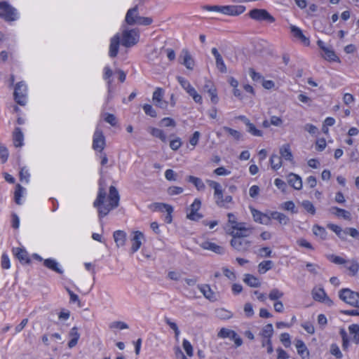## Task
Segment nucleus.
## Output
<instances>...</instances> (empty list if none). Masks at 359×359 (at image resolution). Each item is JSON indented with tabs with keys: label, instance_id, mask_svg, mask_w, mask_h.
<instances>
[{
	"label": "nucleus",
	"instance_id": "1",
	"mask_svg": "<svg viewBox=\"0 0 359 359\" xmlns=\"http://www.w3.org/2000/svg\"><path fill=\"white\" fill-rule=\"evenodd\" d=\"M100 187L97 198L93 203V205L98 208L99 215L100 217L106 216L111 210L116 208L119 203V194L117 189L111 186L109 194L106 196L105 189L102 187V180L100 181Z\"/></svg>",
	"mask_w": 359,
	"mask_h": 359
},
{
	"label": "nucleus",
	"instance_id": "2",
	"mask_svg": "<svg viewBox=\"0 0 359 359\" xmlns=\"http://www.w3.org/2000/svg\"><path fill=\"white\" fill-rule=\"evenodd\" d=\"M126 22L129 25H150L153 19L150 17H142L139 15L137 6L128 10L126 18Z\"/></svg>",
	"mask_w": 359,
	"mask_h": 359
},
{
	"label": "nucleus",
	"instance_id": "3",
	"mask_svg": "<svg viewBox=\"0 0 359 359\" xmlns=\"http://www.w3.org/2000/svg\"><path fill=\"white\" fill-rule=\"evenodd\" d=\"M207 183L214 189V198L218 206L226 208L228 203H231L232 197L231 196H224V190L219 183L213 180H207Z\"/></svg>",
	"mask_w": 359,
	"mask_h": 359
},
{
	"label": "nucleus",
	"instance_id": "4",
	"mask_svg": "<svg viewBox=\"0 0 359 359\" xmlns=\"http://www.w3.org/2000/svg\"><path fill=\"white\" fill-rule=\"evenodd\" d=\"M0 18L7 22L15 21L19 18V13L17 9L13 7L7 1H1Z\"/></svg>",
	"mask_w": 359,
	"mask_h": 359
},
{
	"label": "nucleus",
	"instance_id": "5",
	"mask_svg": "<svg viewBox=\"0 0 359 359\" xmlns=\"http://www.w3.org/2000/svg\"><path fill=\"white\" fill-rule=\"evenodd\" d=\"M227 216L229 224L231 227V234L236 232L237 234L249 236L251 233V229L246 226L244 223L238 222L236 216L233 213H229Z\"/></svg>",
	"mask_w": 359,
	"mask_h": 359
},
{
	"label": "nucleus",
	"instance_id": "6",
	"mask_svg": "<svg viewBox=\"0 0 359 359\" xmlns=\"http://www.w3.org/2000/svg\"><path fill=\"white\" fill-rule=\"evenodd\" d=\"M177 80L181 85L182 88L190 97H192L196 103L200 104L203 103L202 96L196 91L195 88L191 86L189 81L182 76H177Z\"/></svg>",
	"mask_w": 359,
	"mask_h": 359
},
{
	"label": "nucleus",
	"instance_id": "7",
	"mask_svg": "<svg viewBox=\"0 0 359 359\" xmlns=\"http://www.w3.org/2000/svg\"><path fill=\"white\" fill-rule=\"evenodd\" d=\"M339 297L345 303L355 307H359V293L350 289H342L339 292Z\"/></svg>",
	"mask_w": 359,
	"mask_h": 359
},
{
	"label": "nucleus",
	"instance_id": "8",
	"mask_svg": "<svg viewBox=\"0 0 359 359\" xmlns=\"http://www.w3.org/2000/svg\"><path fill=\"white\" fill-rule=\"evenodd\" d=\"M249 17L258 22H267L273 23L275 22V18L265 9L254 8L248 13Z\"/></svg>",
	"mask_w": 359,
	"mask_h": 359
},
{
	"label": "nucleus",
	"instance_id": "9",
	"mask_svg": "<svg viewBox=\"0 0 359 359\" xmlns=\"http://www.w3.org/2000/svg\"><path fill=\"white\" fill-rule=\"evenodd\" d=\"M14 99L18 104L24 106L27 101V86L20 81L16 83L14 90Z\"/></svg>",
	"mask_w": 359,
	"mask_h": 359
},
{
	"label": "nucleus",
	"instance_id": "10",
	"mask_svg": "<svg viewBox=\"0 0 359 359\" xmlns=\"http://www.w3.org/2000/svg\"><path fill=\"white\" fill-rule=\"evenodd\" d=\"M140 39V34L137 29H126L122 33V45L125 47H131L135 45Z\"/></svg>",
	"mask_w": 359,
	"mask_h": 359
},
{
	"label": "nucleus",
	"instance_id": "11",
	"mask_svg": "<svg viewBox=\"0 0 359 359\" xmlns=\"http://www.w3.org/2000/svg\"><path fill=\"white\" fill-rule=\"evenodd\" d=\"M233 236L231 241V245L237 251H246L250 245V242L245 238L248 236L240 235V233H232Z\"/></svg>",
	"mask_w": 359,
	"mask_h": 359
},
{
	"label": "nucleus",
	"instance_id": "12",
	"mask_svg": "<svg viewBox=\"0 0 359 359\" xmlns=\"http://www.w3.org/2000/svg\"><path fill=\"white\" fill-rule=\"evenodd\" d=\"M317 43L321 50V56L325 60L329 62H341L339 57L335 54L334 51L332 48L331 46L325 43L320 40L318 41Z\"/></svg>",
	"mask_w": 359,
	"mask_h": 359
},
{
	"label": "nucleus",
	"instance_id": "13",
	"mask_svg": "<svg viewBox=\"0 0 359 359\" xmlns=\"http://www.w3.org/2000/svg\"><path fill=\"white\" fill-rule=\"evenodd\" d=\"M105 147V137L101 129L97 126L93 137V149L102 151Z\"/></svg>",
	"mask_w": 359,
	"mask_h": 359
},
{
	"label": "nucleus",
	"instance_id": "14",
	"mask_svg": "<svg viewBox=\"0 0 359 359\" xmlns=\"http://www.w3.org/2000/svg\"><path fill=\"white\" fill-rule=\"evenodd\" d=\"M201 207V201L199 198H195L192 204L189 208V212L187 215V217L192 221H198L202 218V215L198 211Z\"/></svg>",
	"mask_w": 359,
	"mask_h": 359
},
{
	"label": "nucleus",
	"instance_id": "15",
	"mask_svg": "<svg viewBox=\"0 0 359 359\" xmlns=\"http://www.w3.org/2000/svg\"><path fill=\"white\" fill-rule=\"evenodd\" d=\"M179 62L183 65L187 69L193 70L195 66L194 60L189 51L184 48L180 52L178 57Z\"/></svg>",
	"mask_w": 359,
	"mask_h": 359
},
{
	"label": "nucleus",
	"instance_id": "16",
	"mask_svg": "<svg viewBox=\"0 0 359 359\" xmlns=\"http://www.w3.org/2000/svg\"><path fill=\"white\" fill-rule=\"evenodd\" d=\"M246 7L243 5H227L222 6V13L224 15L229 16H238L243 13Z\"/></svg>",
	"mask_w": 359,
	"mask_h": 359
},
{
	"label": "nucleus",
	"instance_id": "17",
	"mask_svg": "<svg viewBox=\"0 0 359 359\" xmlns=\"http://www.w3.org/2000/svg\"><path fill=\"white\" fill-rule=\"evenodd\" d=\"M290 32L295 39L298 40L302 45L308 46L310 44L309 37L306 36L302 30L293 25H290Z\"/></svg>",
	"mask_w": 359,
	"mask_h": 359
},
{
	"label": "nucleus",
	"instance_id": "18",
	"mask_svg": "<svg viewBox=\"0 0 359 359\" xmlns=\"http://www.w3.org/2000/svg\"><path fill=\"white\" fill-rule=\"evenodd\" d=\"M133 236L131 238V251L133 253H134L140 248L142 241L144 240V236L143 233L140 231H135L133 232Z\"/></svg>",
	"mask_w": 359,
	"mask_h": 359
},
{
	"label": "nucleus",
	"instance_id": "19",
	"mask_svg": "<svg viewBox=\"0 0 359 359\" xmlns=\"http://www.w3.org/2000/svg\"><path fill=\"white\" fill-rule=\"evenodd\" d=\"M163 90L161 88H157L153 93L152 96L154 104L161 109H165L168 106L167 102L163 100Z\"/></svg>",
	"mask_w": 359,
	"mask_h": 359
},
{
	"label": "nucleus",
	"instance_id": "20",
	"mask_svg": "<svg viewBox=\"0 0 359 359\" xmlns=\"http://www.w3.org/2000/svg\"><path fill=\"white\" fill-rule=\"evenodd\" d=\"M120 35L118 33L116 34L110 39V44L109 48V55L111 57H114L117 55L120 45Z\"/></svg>",
	"mask_w": 359,
	"mask_h": 359
},
{
	"label": "nucleus",
	"instance_id": "21",
	"mask_svg": "<svg viewBox=\"0 0 359 359\" xmlns=\"http://www.w3.org/2000/svg\"><path fill=\"white\" fill-rule=\"evenodd\" d=\"M251 213L252 215L253 219L256 222H258L262 224L268 225L271 222L270 215H266L262 213V212L257 210L255 209H251Z\"/></svg>",
	"mask_w": 359,
	"mask_h": 359
},
{
	"label": "nucleus",
	"instance_id": "22",
	"mask_svg": "<svg viewBox=\"0 0 359 359\" xmlns=\"http://www.w3.org/2000/svg\"><path fill=\"white\" fill-rule=\"evenodd\" d=\"M198 288L203 296L208 300L215 302L217 299L216 293L211 289L209 285H198Z\"/></svg>",
	"mask_w": 359,
	"mask_h": 359
},
{
	"label": "nucleus",
	"instance_id": "23",
	"mask_svg": "<svg viewBox=\"0 0 359 359\" xmlns=\"http://www.w3.org/2000/svg\"><path fill=\"white\" fill-rule=\"evenodd\" d=\"M43 265L48 269L59 273L62 274L64 273V270L60 264V263L55 259L48 258L43 260Z\"/></svg>",
	"mask_w": 359,
	"mask_h": 359
},
{
	"label": "nucleus",
	"instance_id": "24",
	"mask_svg": "<svg viewBox=\"0 0 359 359\" xmlns=\"http://www.w3.org/2000/svg\"><path fill=\"white\" fill-rule=\"evenodd\" d=\"M200 246L203 250H210L217 254H222L224 252L223 247L218 245L210 241H203L201 243H200Z\"/></svg>",
	"mask_w": 359,
	"mask_h": 359
},
{
	"label": "nucleus",
	"instance_id": "25",
	"mask_svg": "<svg viewBox=\"0 0 359 359\" xmlns=\"http://www.w3.org/2000/svg\"><path fill=\"white\" fill-rule=\"evenodd\" d=\"M287 182L294 189L299 190L302 188V181L301 177L294 173H290L287 176Z\"/></svg>",
	"mask_w": 359,
	"mask_h": 359
},
{
	"label": "nucleus",
	"instance_id": "26",
	"mask_svg": "<svg viewBox=\"0 0 359 359\" xmlns=\"http://www.w3.org/2000/svg\"><path fill=\"white\" fill-rule=\"evenodd\" d=\"M316 301L323 302L328 306H331L333 304L332 300L327 295L325 290L322 288H320L317 292H316Z\"/></svg>",
	"mask_w": 359,
	"mask_h": 359
},
{
	"label": "nucleus",
	"instance_id": "27",
	"mask_svg": "<svg viewBox=\"0 0 359 359\" xmlns=\"http://www.w3.org/2000/svg\"><path fill=\"white\" fill-rule=\"evenodd\" d=\"M13 141L15 147H21L24 144V135L20 128H15L13 133Z\"/></svg>",
	"mask_w": 359,
	"mask_h": 359
},
{
	"label": "nucleus",
	"instance_id": "28",
	"mask_svg": "<svg viewBox=\"0 0 359 359\" xmlns=\"http://www.w3.org/2000/svg\"><path fill=\"white\" fill-rule=\"evenodd\" d=\"M69 337L71 338V339L68 343V346L69 348H72L77 344L80 338V334L76 327H73L70 330L69 332Z\"/></svg>",
	"mask_w": 359,
	"mask_h": 359
},
{
	"label": "nucleus",
	"instance_id": "29",
	"mask_svg": "<svg viewBox=\"0 0 359 359\" xmlns=\"http://www.w3.org/2000/svg\"><path fill=\"white\" fill-rule=\"evenodd\" d=\"M330 212L338 217H342L346 220L350 221L351 219V213L344 209L339 208L337 207H332L330 210Z\"/></svg>",
	"mask_w": 359,
	"mask_h": 359
},
{
	"label": "nucleus",
	"instance_id": "30",
	"mask_svg": "<svg viewBox=\"0 0 359 359\" xmlns=\"http://www.w3.org/2000/svg\"><path fill=\"white\" fill-rule=\"evenodd\" d=\"M113 237L118 248L123 247L126 241V233L123 231L118 230L114 232Z\"/></svg>",
	"mask_w": 359,
	"mask_h": 359
},
{
	"label": "nucleus",
	"instance_id": "31",
	"mask_svg": "<svg viewBox=\"0 0 359 359\" xmlns=\"http://www.w3.org/2000/svg\"><path fill=\"white\" fill-rule=\"evenodd\" d=\"M280 154L281 158L286 161H292L293 156L290 149V147L288 144H283L280 148Z\"/></svg>",
	"mask_w": 359,
	"mask_h": 359
},
{
	"label": "nucleus",
	"instance_id": "32",
	"mask_svg": "<svg viewBox=\"0 0 359 359\" xmlns=\"http://www.w3.org/2000/svg\"><path fill=\"white\" fill-rule=\"evenodd\" d=\"M295 346L299 355H301L303 358L308 357L309 351L306 345L302 340L297 339L295 341Z\"/></svg>",
	"mask_w": 359,
	"mask_h": 359
},
{
	"label": "nucleus",
	"instance_id": "33",
	"mask_svg": "<svg viewBox=\"0 0 359 359\" xmlns=\"http://www.w3.org/2000/svg\"><path fill=\"white\" fill-rule=\"evenodd\" d=\"M271 219H273L282 224V225H286L289 222V218L284 214L278 212H271L270 213Z\"/></svg>",
	"mask_w": 359,
	"mask_h": 359
},
{
	"label": "nucleus",
	"instance_id": "34",
	"mask_svg": "<svg viewBox=\"0 0 359 359\" xmlns=\"http://www.w3.org/2000/svg\"><path fill=\"white\" fill-rule=\"evenodd\" d=\"M243 281L247 285H248L249 286L252 287H257L261 285V283H260L259 280L257 277H255L252 275H250V274L245 275Z\"/></svg>",
	"mask_w": 359,
	"mask_h": 359
},
{
	"label": "nucleus",
	"instance_id": "35",
	"mask_svg": "<svg viewBox=\"0 0 359 359\" xmlns=\"http://www.w3.org/2000/svg\"><path fill=\"white\" fill-rule=\"evenodd\" d=\"M149 130L153 137L160 139L163 142L167 141V136L163 130L152 127Z\"/></svg>",
	"mask_w": 359,
	"mask_h": 359
},
{
	"label": "nucleus",
	"instance_id": "36",
	"mask_svg": "<svg viewBox=\"0 0 359 359\" xmlns=\"http://www.w3.org/2000/svg\"><path fill=\"white\" fill-rule=\"evenodd\" d=\"M150 208L154 211L160 212H170L172 210V206L170 205L163 203H154L150 205Z\"/></svg>",
	"mask_w": 359,
	"mask_h": 359
},
{
	"label": "nucleus",
	"instance_id": "37",
	"mask_svg": "<svg viewBox=\"0 0 359 359\" xmlns=\"http://www.w3.org/2000/svg\"><path fill=\"white\" fill-rule=\"evenodd\" d=\"M187 180L188 182L192 183L198 191H203L205 188V184L202 180L198 177L190 175L188 176Z\"/></svg>",
	"mask_w": 359,
	"mask_h": 359
},
{
	"label": "nucleus",
	"instance_id": "38",
	"mask_svg": "<svg viewBox=\"0 0 359 359\" xmlns=\"http://www.w3.org/2000/svg\"><path fill=\"white\" fill-rule=\"evenodd\" d=\"M273 263L271 260H265L260 262L258 265V271L264 274L273 267Z\"/></svg>",
	"mask_w": 359,
	"mask_h": 359
},
{
	"label": "nucleus",
	"instance_id": "39",
	"mask_svg": "<svg viewBox=\"0 0 359 359\" xmlns=\"http://www.w3.org/2000/svg\"><path fill=\"white\" fill-rule=\"evenodd\" d=\"M346 268L349 271L351 275H355L359 270V264L355 260L347 261Z\"/></svg>",
	"mask_w": 359,
	"mask_h": 359
},
{
	"label": "nucleus",
	"instance_id": "40",
	"mask_svg": "<svg viewBox=\"0 0 359 359\" xmlns=\"http://www.w3.org/2000/svg\"><path fill=\"white\" fill-rule=\"evenodd\" d=\"M332 231H333L341 239H346V229H342L339 226L330 224L327 226Z\"/></svg>",
	"mask_w": 359,
	"mask_h": 359
},
{
	"label": "nucleus",
	"instance_id": "41",
	"mask_svg": "<svg viewBox=\"0 0 359 359\" xmlns=\"http://www.w3.org/2000/svg\"><path fill=\"white\" fill-rule=\"evenodd\" d=\"M246 126L247 131L252 135L255 137H262L263 135V132L261 130L257 129L252 123L248 122Z\"/></svg>",
	"mask_w": 359,
	"mask_h": 359
},
{
	"label": "nucleus",
	"instance_id": "42",
	"mask_svg": "<svg viewBox=\"0 0 359 359\" xmlns=\"http://www.w3.org/2000/svg\"><path fill=\"white\" fill-rule=\"evenodd\" d=\"M284 295V293L277 288H273L269 293V298L272 301H278Z\"/></svg>",
	"mask_w": 359,
	"mask_h": 359
},
{
	"label": "nucleus",
	"instance_id": "43",
	"mask_svg": "<svg viewBox=\"0 0 359 359\" xmlns=\"http://www.w3.org/2000/svg\"><path fill=\"white\" fill-rule=\"evenodd\" d=\"M25 191V189L23 188L21 185L18 184L16 186V189H15V194H14V198H15V201L18 205L22 204L21 198Z\"/></svg>",
	"mask_w": 359,
	"mask_h": 359
},
{
	"label": "nucleus",
	"instance_id": "44",
	"mask_svg": "<svg viewBox=\"0 0 359 359\" xmlns=\"http://www.w3.org/2000/svg\"><path fill=\"white\" fill-rule=\"evenodd\" d=\"M351 334L353 335V341L355 344L359 343V325L357 324L351 325L349 328Z\"/></svg>",
	"mask_w": 359,
	"mask_h": 359
},
{
	"label": "nucleus",
	"instance_id": "45",
	"mask_svg": "<svg viewBox=\"0 0 359 359\" xmlns=\"http://www.w3.org/2000/svg\"><path fill=\"white\" fill-rule=\"evenodd\" d=\"M270 163L273 169L278 170L282 165L281 157L277 154H273L270 158Z\"/></svg>",
	"mask_w": 359,
	"mask_h": 359
},
{
	"label": "nucleus",
	"instance_id": "46",
	"mask_svg": "<svg viewBox=\"0 0 359 359\" xmlns=\"http://www.w3.org/2000/svg\"><path fill=\"white\" fill-rule=\"evenodd\" d=\"M273 333V328L272 324L269 323L265 325L262 331V335L264 339H271Z\"/></svg>",
	"mask_w": 359,
	"mask_h": 359
},
{
	"label": "nucleus",
	"instance_id": "47",
	"mask_svg": "<svg viewBox=\"0 0 359 359\" xmlns=\"http://www.w3.org/2000/svg\"><path fill=\"white\" fill-rule=\"evenodd\" d=\"M222 129L225 132H227L236 140H240L242 137L241 133L237 130L231 128L227 126H224Z\"/></svg>",
	"mask_w": 359,
	"mask_h": 359
},
{
	"label": "nucleus",
	"instance_id": "48",
	"mask_svg": "<svg viewBox=\"0 0 359 359\" xmlns=\"http://www.w3.org/2000/svg\"><path fill=\"white\" fill-rule=\"evenodd\" d=\"M208 93L210 95L211 102H212L215 104H217L219 102V97L217 96L216 88L214 86H211L208 89Z\"/></svg>",
	"mask_w": 359,
	"mask_h": 359
},
{
	"label": "nucleus",
	"instance_id": "49",
	"mask_svg": "<svg viewBox=\"0 0 359 359\" xmlns=\"http://www.w3.org/2000/svg\"><path fill=\"white\" fill-rule=\"evenodd\" d=\"M216 67L222 73H226L227 71L225 63L222 57V56L215 58Z\"/></svg>",
	"mask_w": 359,
	"mask_h": 359
},
{
	"label": "nucleus",
	"instance_id": "50",
	"mask_svg": "<svg viewBox=\"0 0 359 359\" xmlns=\"http://www.w3.org/2000/svg\"><path fill=\"white\" fill-rule=\"evenodd\" d=\"M29 172L26 168H22L20 172V181L27 184L29 181Z\"/></svg>",
	"mask_w": 359,
	"mask_h": 359
},
{
	"label": "nucleus",
	"instance_id": "51",
	"mask_svg": "<svg viewBox=\"0 0 359 359\" xmlns=\"http://www.w3.org/2000/svg\"><path fill=\"white\" fill-rule=\"evenodd\" d=\"M8 158V150L2 144H0V160L4 163Z\"/></svg>",
	"mask_w": 359,
	"mask_h": 359
},
{
	"label": "nucleus",
	"instance_id": "52",
	"mask_svg": "<svg viewBox=\"0 0 359 359\" xmlns=\"http://www.w3.org/2000/svg\"><path fill=\"white\" fill-rule=\"evenodd\" d=\"M327 258L333 263L336 264H345L346 263H347V261L346 259H344V258L339 257V256H336V255H328L327 256Z\"/></svg>",
	"mask_w": 359,
	"mask_h": 359
},
{
	"label": "nucleus",
	"instance_id": "53",
	"mask_svg": "<svg viewBox=\"0 0 359 359\" xmlns=\"http://www.w3.org/2000/svg\"><path fill=\"white\" fill-rule=\"evenodd\" d=\"M183 348L189 356H192L194 353L193 347L187 339H184L182 343Z\"/></svg>",
	"mask_w": 359,
	"mask_h": 359
},
{
	"label": "nucleus",
	"instance_id": "54",
	"mask_svg": "<svg viewBox=\"0 0 359 359\" xmlns=\"http://www.w3.org/2000/svg\"><path fill=\"white\" fill-rule=\"evenodd\" d=\"M160 124L163 127H175L176 126L174 119L170 117H165L161 119Z\"/></svg>",
	"mask_w": 359,
	"mask_h": 359
},
{
	"label": "nucleus",
	"instance_id": "55",
	"mask_svg": "<svg viewBox=\"0 0 359 359\" xmlns=\"http://www.w3.org/2000/svg\"><path fill=\"white\" fill-rule=\"evenodd\" d=\"M217 315L221 318H224V319H229L232 317V313L231 312L226 310V309H218L217 311Z\"/></svg>",
	"mask_w": 359,
	"mask_h": 359
},
{
	"label": "nucleus",
	"instance_id": "56",
	"mask_svg": "<svg viewBox=\"0 0 359 359\" xmlns=\"http://www.w3.org/2000/svg\"><path fill=\"white\" fill-rule=\"evenodd\" d=\"M330 353L333 355H334L337 358H342V353L339 348V346L335 344H332L330 346Z\"/></svg>",
	"mask_w": 359,
	"mask_h": 359
},
{
	"label": "nucleus",
	"instance_id": "57",
	"mask_svg": "<svg viewBox=\"0 0 359 359\" xmlns=\"http://www.w3.org/2000/svg\"><path fill=\"white\" fill-rule=\"evenodd\" d=\"M201 137V133L198 131H195L189 140V144L192 146V149L197 145Z\"/></svg>",
	"mask_w": 359,
	"mask_h": 359
},
{
	"label": "nucleus",
	"instance_id": "58",
	"mask_svg": "<svg viewBox=\"0 0 359 359\" xmlns=\"http://www.w3.org/2000/svg\"><path fill=\"white\" fill-rule=\"evenodd\" d=\"M143 109L147 115H149L151 117H156L157 114L155 109L152 107L151 105L146 104L143 106Z\"/></svg>",
	"mask_w": 359,
	"mask_h": 359
},
{
	"label": "nucleus",
	"instance_id": "59",
	"mask_svg": "<svg viewBox=\"0 0 359 359\" xmlns=\"http://www.w3.org/2000/svg\"><path fill=\"white\" fill-rule=\"evenodd\" d=\"M183 191V188L180 187L172 186L168 189V194L170 196H175L182 194Z\"/></svg>",
	"mask_w": 359,
	"mask_h": 359
},
{
	"label": "nucleus",
	"instance_id": "60",
	"mask_svg": "<svg viewBox=\"0 0 359 359\" xmlns=\"http://www.w3.org/2000/svg\"><path fill=\"white\" fill-rule=\"evenodd\" d=\"M15 253L18 259L22 261H27V254L26 251L20 248H16Z\"/></svg>",
	"mask_w": 359,
	"mask_h": 359
},
{
	"label": "nucleus",
	"instance_id": "61",
	"mask_svg": "<svg viewBox=\"0 0 359 359\" xmlns=\"http://www.w3.org/2000/svg\"><path fill=\"white\" fill-rule=\"evenodd\" d=\"M280 340L285 347H289L291 344L290 336L288 333H282Z\"/></svg>",
	"mask_w": 359,
	"mask_h": 359
},
{
	"label": "nucleus",
	"instance_id": "62",
	"mask_svg": "<svg viewBox=\"0 0 359 359\" xmlns=\"http://www.w3.org/2000/svg\"><path fill=\"white\" fill-rule=\"evenodd\" d=\"M243 309H244L245 315L248 318L252 317L255 313L252 305L250 303L245 304Z\"/></svg>",
	"mask_w": 359,
	"mask_h": 359
},
{
	"label": "nucleus",
	"instance_id": "63",
	"mask_svg": "<svg viewBox=\"0 0 359 359\" xmlns=\"http://www.w3.org/2000/svg\"><path fill=\"white\" fill-rule=\"evenodd\" d=\"M1 266L5 269H8L11 267L10 259L6 254H3L1 256Z\"/></svg>",
	"mask_w": 359,
	"mask_h": 359
},
{
	"label": "nucleus",
	"instance_id": "64",
	"mask_svg": "<svg viewBox=\"0 0 359 359\" xmlns=\"http://www.w3.org/2000/svg\"><path fill=\"white\" fill-rule=\"evenodd\" d=\"M182 146V140L180 137L172 140L170 142V147L171 149L176 151Z\"/></svg>",
	"mask_w": 359,
	"mask_h": 359
}]
</instances>
